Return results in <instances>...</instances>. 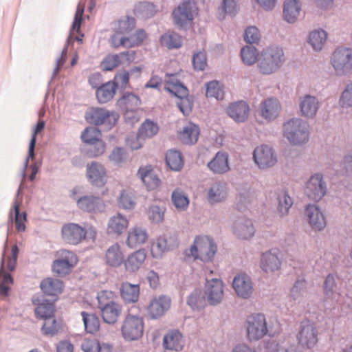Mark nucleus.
I'll list each match as a JSON object with an SVG mask.
<instances>
[{"label":"nucleus","mask_w":352,"mask_h":352,"mask_svg":"<svg viewBox=\"0 0 352 352\" xmlns=\"http://www.w3.org/2000/svg\"><path fill=\"white\" fill-rule=\"evenodd\" d=\"M217 251V248L212 239L206 236H197L193 244L184 251L182 259L186 262L197 259L210 262L214 258Z\"/></svg>","instance_id":"nucleus-1"},{"label":"nucleus","mask_w":352,"mask_h":352,"mask_svg":"<svg viewBox=\"0 0 352 352\" xmlns=\"http://www.w3.org/2000/svg\"><path fill=\"white\" fill-rule=\"evenodd\" d=\"M283 50L278 46H270L264 49L258 59V68L264 75L276 72L285 62Z\"/></svg>","instance_id":"nucleus-2"},{"label":"nucleus","mask_w":352,"mask_h":352,"mask_svg":"<svg viewBox=\"0 0 352 352\" xmlns=\"http://www.w3.org/2000/svg\"><path fill=\"white\" fill-rule=\"evenodd\" d=\"M283 134L291 144H304L309 138V124L299 118L290 119L283 124Z\"/></svg>","instance_id":"nucleus-3"},{"label":"nucleus","mask_w":352,"mask_h":352,"mask_svg":"<svg viewBox=\"0 0 352 352\" xmlns=\"http://www.w3.org/2000/svg\"><path fill=\"white\" fill-rule=\"evenodd\" d=\"M245 327L247 339L250 342L258 341L270 335L266 318L263 314L256 313L249 316L245 322Z\"/></svg>","instance_id":"nucleus-4"},{"label":"nucleus","mask_w":352,"mask_h":352,"mask_svg":"<svg viewBox=\"0 0 352 352\" xmlns=\"http://www.w3.org/2000/svg\"><path fill=\"white\" fill-rule=\"evenodd\" d=\"M331 65L338 76H344L352 69V49L340 47L333 53Z\"/></svg>","instance_id":"nucleus-5"},{"label":"nucleus","mask_w":352,"mask_h":352,"mask_svg":"<svg viewBox=\"0 0 352 352\" xmlns=\"http://www.w3.org/2000/svg\"><path fill=\"white\" fill-rule=\"evenodd\" d=\"M197 13V8L193 0L183 1L173 12L172 16L174 23L184 28L194 19Z\"/></svg>","instance_id":"nucleus-6"},{"label":"nucleus","mask_w":352,"mask_h":352,"mask_svg":"<svg viewBox=\"0 0 352 352\" xmlns=\"http://www.w3.org/2000/svg\"><path fill=\"white\" fill-rule=\"evenodd\" d=\"M165 89L179 98V102H177L179 109L184 115H188L192 110V103L187 97V87L178 80H173L167 83Z\"/></svg>","instance_id":"nucleus-7"},{"label":"nucleus","mask_w":352,"mask_h":352,"mask_svg":"<svg viewBox=\"0 0 352 352\" xmlns=\"http://www.w3.org/2000/svg\"><path fill=\"white\" fill-rule=\"evenodd\" d=\"M327 192V184L321 173L312 175L307 182L305 193L307 197L314 201L321 200Z\"/></svg>","instance_id":"nucleus-8"},{"label":"nucleus","mask_w":352,"mask_h":352,"mask_svg":"<svg viewBox=\"0 0 352 352\" xmlns=\"http://www.w3.org/2000/svg\"><path fill=\"white\" fill-rule=\"evenodd\" d=\"M212 273L213 272L210 270L206 276L204 294L210 305H217L221 302L223 297V284L219 278H210V276Z\"/></svg>","instance_id":"nucleus-9"},{"label":"nucleus","mask_w":352,"mask_h":352,"mask_svg":"<svg viewBox=\"0 0 352 352\" xmlns=\"http://www.w3.org/2000/svg\"><path fill=\"white\" fill-rule=\"evenodd\" d=\"M118 113L102 108H94L87 115V121L94 125H104L111 129L118 121Z\"/></svg>","instance_id":"nucleus-10"},{"label":"nucleus","mask_w":352,"mask_h":352,"mask_svg":"<svg viewBox=\"0 0 352 352\" xmlns=\"http://www.w3.org/2000/svg\"><path fill=\"white\" fill-rule=\"evenodd\" d=\"M253 159L255 164L261 169L272 167L277 162V156L274 150L266 144H261L254 148Z\"/></svg>","instance_id":"nucleus-11"},{"label":"nucleus","mask_w":352,"mask_h":352,"mask_svg":"<svg viewBox=\"0 0 352 352\" xmlns=\"http://www.w3.org/2000/svg\"><path fill=\"white\" fill-rule=\"evenodd\" d=\"M144 331V322L142 318L129 315L125 318L122 333L126 340H136L142 337Z\"/></svg>","instance_id":"nucleus-12"},{"label":"nucleus","mask_w":352,"mask_h":352,"mask_svg":"<svg viewBox=\"0 0 352 352\" xmlns=\"http://www.w3.org/2000/svg\"><path fill=\"white\" fill-rule=\"evenodd\" d=\"M297 340L302 347H314L318 342V331L314 324L309 320L301 322Z\"/></svg>","instance_id":"nucleus-13"},{"label":"nucleus","mask_w":352,"mask_h":352,"mask_svg":"<svg viewBox=\"0 0 352 352\" xmlns=\"http://www.w3.org/2000/svg\"><path fill=\"white\" fill-rule=\"evenodd\" d=\"M298 107L300 115L307 119H313L316 117L320 104L317 97L310 94H305L298 98Z\"/></svg>","instance_id":"nucleus-14"},{"label":"nucleus","mask_w":352,"mask_h":352,"mask_svg":"<svg viewBox=\"0 0 352 352\" xmlns=\"http://www.w3.org/2000/svg\"><path fill=\"white\" fill-rule=\"evenodd\" d=\"M281 111V104L279 100L274 97H270L263 100L258 107V114L267 122L276 120Z\"/></svg>","instance_id":"nucleus-15"},{"label":"nucleus","mask_w":352,"mask_h":352,"mask_svg":"<svg viewBox=\"0 0 352 352\" xmlns=\"http://www.w3.org/2000/svg\"><path fill=\"white\" fill-rule=\"evenodd\" d=\"M233 234L241 239H250L255 233V228L250 219L241 216L238 217L232 223Z\"/></svg>","instance_id":"nucleus-16"},{"label":"nucleus","mask_w":352,"mask_h":352,"mask_svg":"<svg viewBox=\"0 0 352 352\" xmlns=\"http://www.w3.org/2000/svg\"><path fill=\"white\" fill-rule=\"evenodd\" d=\"M232 287L238 296L248 299L251 297L254 288L251 278L246 274L236 275L232 281Z\"/></svg>","instance_id":"nucleus-17"},{"label":"nucleus","mask_w":352,"mask_h":352,"mask_svg":"<svg viewBox=\"0 0 352 352\" xmlns=\"http://www.w3.org/2000/svg\"><path fill=\"white\" fill-rule=\"evenodd\" d=\"M179 244L177 237L173 234H164L152 245L151 252L155 257H160L164 252L176 248Z\"/></svg>","instance_id":"nucleus-18"},{"label":"nucleus","mask_w":352,"mask_h":352,"mask_svg":"<svg viewBox=\"0 0 352 352\" xmlns=\"http://www.w3.org/2000/svg\"><path fill=\"white\" fill-rule=\"evenodd\" d=\"M62 237L69 244L77 245L86 236L87 232L78 224L69 223L62 228Z\"/></svg>","instance_id":"nucleus-19"},{"label":"nucleus","mask_w":352,"mask_h":352,"mask_svg":"<svg viewBox=\"0 0 352 352\" xmlns=\"http://www.w3.org/2000/svg\"><path fill=\"white\" fill-rule=\"evenodd\" d=\"M281 259L278 250H270L261 255L260 260V267L267 273H274L280 270Z\"/></svg>","instance_id":"nucleus-20"},{"label":"nucleus","mask_w":352,"mask_h":352,"mask_svg":"<svg viewBox=\"0 0 352 352\" xmlns=\"http://www.w3.org/2000/svg\"><path fill=\"white\" fill-rule=\"evenodd\" d=\"M87 175L89 182L97 187L103 186L107 181L105 168L101 164L92 162L87 166Z\"/></svg>","instance_id":"nucleus-21"},{"label":"nucleus","mask_w":352,"mask_h":352,"mask_svg":"<svg viewBox=\"0 0 352 352\" xmlns=\"http://www.w3.org/2000/svg\"><path fill=\"white\" fill-rule=\"evenodd\" d=\"M62 258H57L53 262V272L59 276H64L68 274L74 265L73 261L76 259L73 252L63 250Z\"/></svg>","instance_id":"nucleus-22"},{"label":"nucleus","mask_w":352,"mask_h":352,"mask_svg":"<svg viewBox=\"0 0 352 352\" xmlns=\"http://www.w3.org/2000/svg\"><path fill=\"white\" fill-rule=\"evenodd\" d=\"M305 216L312 229L322 230L326 226V220L322 212L314 204H309L305 208Z\"/></svg>","instance_id":"nucleus-23"},{"label":"nucleus","mask_w":352,"mask_h":352,"mask_svg":"<svg viewBox=\"0 0 352 352\" xmlns=\"http://www.w3.org/2000/svg\"><path fill=\"white\" fill-rule=\"evenodd\" d=\"M120 105L126 111V120L137 122L138 119L133 116V112L141 104L139 97L132 93H126L118 101Z\"/></svg>","instance_id":"nucleus-24"},{"label":"nucleus","mask_w":352,"mask_h":352,"mask_svg":"<svg viewBox=\"0 0 352 352\" xmlns=\"http://www.w3.org/2000/svg\"><path fill=\"white\" fill-rule=\"evenodd\" d=\"M228 197L227 185L221 182L213 183L208 190L207 199L214 205L224 201Z\"/></svg>","instance_id":"nucleus-25"},{"label":"nucleus","mask_w":352,"mask_h":352,"mask_svg":"<svg viewBox=\"0 0 352 352\" xmlns=\"http://www.w3.org/2000/svg\"><path fill=\"white\" fill-rule=\"evenodd\" d=\"M250 107L244 101L231 103L227 109L228 115L236 122H244L248 120Z\"/></svg>","instance_id":"nucleus-26"},{"label":"nucleus","mask_w":352,"mask_h":352,"mask_svg":"<svg viewBox=\"0 0 352 352\" xmlns=\"http://www.w3.org/2000/svg\"><path fill=\"white\" fill-rule=\"evenodd\" d=\"M207 166L214 174L221 175L230 170L228 155L226 152L219 151Z\"/></svg>","instance_id":"nucleus-27"},{"label":"nucleus","mask_w":352,"mask_h":352,"mask_svg":"<svg viewBox=\"0 0 352 352\" xmlns=\"http://www.w3.org/2000/svg\"><path fill=\"white\" fill-rule=\"evenodd\" d=\"M79 208L87 212H101L104 209L103 201L94 195H86L79 198L77 201Z\"/></svg>","instance_id":"nucleus-28"},{"label":"nucleus","mask_w":352,"mask_h":352,"mask_svg":"<svg viewBox=\"0 0 352 352\" xmlns=\"http://www.w3.org/2000/svg\"><path fill=\"white\" fill-rule=\"evenodd\" d=\"M170 300L165 296L154 298L148 307V312L151 318L162 316L170 307Z\"/></svg>","instance_id":"nucleus-29"},{"label":"nucleus","mask_w":352,"mask_h":352,"mask_svg":"<svg viewBox=\"0 0 352 352\" xmlns=\"http://www.w3.org/2000/svg\"><path fill=\"white\" fill-rule=\"evenodd\" d=\"M148 234L145 228L135 226L130 229L128 232L126 245L131 248H135L144 244L148 239Z\"/></svg>","instance_id":"nucleus-30"},{"label":"nucleus","mask_w":352,"mask_h":352,"mask_svg":"<svg viewBox=\"0 0 352 352\" xmlns=\"http://www.w3.org/2000/svg\"><path fill=\"white\" fill-rule=\"evenodd\" d=\"M138 175L148 190L157 188L160 184V179L150 166L140 167Z\"/></svg>","instance_id":"nucleus-31"},{"label":"nucleus","mask_w":352,"mask_h":352,"mask_svg":"<svg viewBox=\"0 0 352 352\" xmlns=\"http://www.w3.org/2000/svg\"><path fill=\"white\" fill-rule=\"evenodd\" d=\"M301 10L299 0H285L283 6V19L289 23L296 21Z\"/></svg>","instance_id":"nucleus-32"},{"label":"nucleus","mask_w":352,"mask_h":352,"mask_svg":"<svg viewBox=\"0 0 352 352\" xmlns=\"http://www.w3.org/2000/svg\"><path fill=\"white\" fill-rule=\"evenodd\" d=\"M102 319L107 324H114L118 319L121 311V306L116 302H110L99 308Z\"/></svg>","instance_id":"nucleus-33"},{"label":"nucleus","mask_w":352,"mask_h":352,"mask_svg":"<svg viewBox=\"0 0 352 352\" xmlns=\"http://www.w3.org/2000/svg\"><path fill=\"white\" fill-rule=\"evenodd\" d=\"M32 302L37 305L35 314L38 318L46 320L54 316L55 307L52 302L47 300H40L38 298H34Z\"/></svg>","instance_id":"nucleus-34"},{"label":"nucleus","mask_w":352,"mask_h":352,"mask_svg":"<svg viewBox=\"0 0 352 352\" xmlns=\"http://www.w3.org/2000/svg\"><path fill=\"white\" fill-rule=\"evenodd\" d=\"M146 258V252L144 249H141L131 254L124 262L127 271L134 272L138 271L144 263Z\"/></svg>","instance_id":"nucleus-35"},{"label":"nucleus","mask_w":352,"mask_h":352,"mask_svg":"<svg viewBox=\"0 0 352 352\" xmlns=\"http://www.w3.org/2000/svg\"><path fill=\"white\" fill-rule=\"evenodd\" d=\"M128 225V219L118 213L109 219L107 232L110 234L120 235L127 228Z\"/></svg>","instance_id":"nucleus-36"},{"label":"nucleus","mask_w":352,"mask_h":352,"mask_svg":"<svg viewBox=\"0 0 352 352\" xmlns=\"http://www.w3.org/2000/svg\"><path fill=\"white\" fill-rule=\"evenodd\" d=\"M106 263L112 267H118L124 261V255L118 243L111 245L106 251Z\"/></svg>","instance_id":"nucleus-37"},{"label":"nucleus","mask_w":352,"mask_h":352,"mask_svg":"<svg viewBox=\"0 0 352 352\" xmlns=\"http://www.w3.org/2000/svg\"><path fill=\"white\" fill-rule=\"evenodd\" d=\"M120 294L126 302H137L140 295L139 285L131 284L128 282L123 283L120 286Z\"/></svg>","instance_id":"nucleus-38"},{"label":"nucleus","mask_w":352,"mask_h":352,"mask_svg":"<svg viewBox=\"0 0 352 352\" xmlns=\"http://www.w3.org/2000/svg\"><path fill=\"white\" fill-rule=\"evenodd\" d=\"M40 287L45 294L56 296L62 292L63 282L57 278H47L41 281Z\"/></svg>","instance_id":"nucleus-39"},{"label":"nucleus","mask_w":352,"mask_h":352,"mask_svg":"<svg viewBox=\"0 0 352 352\" xmlns=\"http://www.w3.org/2000/svg\"><path fill=\"white\" fill-rule=\"evenodd\" d=\"M327 38V33L322 29H318L309 33L307 42L314 51L320 52L323 48Z\"/></svg>","instance_id":"nucleus-40"},{"label":"nucleus","mask_w":352,"mask_h":352,"mask_svg":"<svg viewBox=\"0 0 352 352\" xmlns=\"http://www.w3.org/2000/svg\"><path fill=\"white\" fill-rule=\"evenodd\" d=\"M199 135L198 126L189 123L183 128L179 133L181 141L186 144H192L197 142Z\"/></svg>","instance_id":"nucleus-41"},{"label":"nucleus","mask_w":352,"mask_h":352,"mask_svg":"<svg viewBox=\"0 0 352 352\" xmlns=\"http://www.w3.org/2000/svg\"><path fill=\"white\" fill-rule=\"evenodd\" d=\"M164 346L170 350L179 351L183 347L182 336L178 331H173L167 333L163 340Z\"/></svg>","instance_id":"nucleus-42"},{"label":"nucleus","mask_w":352,"mask_h":352,"mask_svg":"<svg viewBox=\"0 0 352 352\" xmlns=\"http://www.w3.org/2000/svg\"><path fill=\"white\" fill-rule=\"evenodd\" d=\"M276 194L278 201V212L281 217L285 216L293 204L292 199L284 189L278 190Z\"/></svg>","instance_id":"nucleus-43"},{"label":"nucleus","mask_w":352,"mask_h":352,"mask_svg":"<svg viewBox=\"0 0 352 352\" xmlns=\"http://www.w3.org/2000/svg\"><path fill=\"white\" fill-rule=\"evenodd\" d=\"M116 85L111 81L99 87L96 91V97L100 103H106L111 100L116 94Z\"/></svg>","instance_id":"nucleus-44"},{"label":"nucleus","mask_w":352,"mask_h":352,"mask_svg":"<svg viewBox=\"0 0 352 352\" xmlns=\"http://www.w3.org/2000/svg\"><path fill=\"white\" fill-rule=\"evenodd\" d=\"M182 36L175 32L168 31L160 37L162 45L168 49L179 48L182 45Z\"/></svg>","instance_id":"nucleus-45"},{"label":"nucleus","mask_w":352,"mask_h":352,"mask_svg":"<svg viewBox=\"0 0 352 352\" xmlns=\"http://www.w3.org/2000/svg\"><path fill=\"white\" fill-rule=\"evenodd\" d=\"M171 199L175 207L179 211H185L188 208L189 199L181 189L176 188L171 195Z\"/></svg>","instance_id":"nucleus-46"},{"label":"nucleus","mask_w":352,"mask_h":352,"mask_svg":"<svg viewBox=\"0 0 352 352\" xmlns=\"http://www.w3.org/2000/svg\"><path fill=\"white\" fill-rule=\"evenodd\" d=\"M20 203L16 200L13 205V208L11 209L9 213V218H12V212H14V223L16 228L19 232H24L25 230V222L27 221V214L25 212L21 214L19 212Z\"/></svg>","instance_id":"nucleus-47"},{"label":"nucleus","mask_w":352,"mask_h":352,"mask_svg":"<svg viewBox=\"0 0 352 352\" xmlns=\"http://www.w3.org/2000/svg\"><path fill=\"white\" fill-rule=\"evenodd\" d=\"M81 316L85 329L87 333L93 334L99 330L100 320L96 315L82 311Z\"/></svg>","instance_id":"nucleus-48"},{"label":"nucleus","mask_w":352,"mask_h":352,"mask_svg":"<svg viewBox=\"0 0 352 352\" xmlns=\"http://www.w3.org/2000/svg\"><path fill=\"white\" fill-rule=\"evenodd\" d=\"M205 86L207 98H214L218 100H223L224 97L223 87L219 81H210L206 83Z\"/></svg>","instance_id":"nucleus-49"},{"label":"nucleus","mask_w":352,"mask_h":352,"mask_svg":"<svg viewBox=\"0 0 352 352\" xmlns=\"http://www.w3.org/2000/svg\"><path fill=\"white\" fill-rule=\"evenodd\" d=\"M167 165L173 170H179L184 166L181 153L176 150H169L166 155Z\"/></svg>","instance_id":"nucleus-50"},{"label":"nucleus","mask_w":352,"mask_h":352,"mask_svg":"<svg viewBox=\"0 0 352 352\" xmlns=\"http://www.w3.org/2000/svg\"><path fill=\"white\" fill-rule=\"evenodd\" d=\"M159 128L156 123L146 120L141 126L137 135V139H146L151 138L156 135L158 132Z\"/></svg>","instance_id":"nucleus-51"},{"label":"nucleus","mask_w":352,"mask_h":352,"mask_svg":"<svg viewBox=\"0 0 352 352\" xmlns=\"http://www.w3.org/2000/svg\"><path fill=\"white\" fill-rule=\"evenodd\" d=\"M241 56L244 64L252 65L258 59V52L256 48L252 45H245L241 50Z\"/></svg>","instance_id":"nucleus-52"},{"label":"nucleus","mask_w":352,"mask_h":352,"mask_svg":"<svg viewBox=\"0 0 352 352\" xmlns=\"http://www.w3.org/2000/svg\"><path fill=\"white\" fill-rule=\"evenodd\" d=\"M239 10V7L236 0H222L219 7V19H223L226 14L234 16Z\"/></svg>","instance_id":"nucleus-53"},{"label":"nucleus","mask_w":352,"mask_h":352,"mask_svg":"<svg viewBox=\"0 0 352 352\" xmlns=\"http://www.w3.org/2000/svg\"><path fill=\"white\" fill-rule=\"evenodd\" d=\"M135 26V20L133 17L120 19L115 24L114 30L123 35L130 33Z\"/></svg>","instance_id":"nucleus-54"},{"label":"nucleus","mask_w":352,"mask_h":352,"mask_svg":"<svg viewBox=\"0 0 352 352\" xmlns=\"http://www.w3.org/2000/svg\"><path fill=\"white\" fill-rule=\"evenodd\" d=\"M307 283L305 280H297L290 292V297L294 301L300 302L305 294Z\"/></svg>","instance_id":"nucleus-55"},{"label":"nucleus","mask_w":352,"mask_h":352,"mask_svg":"<svg viewBox=\"0 0 352 352\" xmlns=\"http://www.w3.org/2000/svg\"><path fill=\"white\" fill-rule=\"evenodd\" d=\"M60 329V324L54 318V316L45 320L41 330L43 333L47 336H53L58 333Z\"/></svg>","instance_id":"nucleus-56"},{"label":"nucleus","mask_w":352,"mask_h":352,"mask_svg":"<svg viewBox=\"0 0 352 352\" xmlns=\"http://www.w3.org/2000/svg\"><path fill=\"white\" fill-rule=\"evenodd\" d=\"M100 132L94 127L87 128L81 135L82 140L89 144H94L100 140Z\"/></svg>","instance_id":"nucleus-57"},{"label":"nucleus","mask_w":352,"mask_h":352,"mask_svg":"<svg viewBox=\"0 0 352 352\" xmlns=\"http://www.w3.org/2000/svg\"><path fill=\"white\" fill-rule=\"evenodd\" d=\"M110 43L111 45L116 48L119 47L120 46L126 47H133V44H131L129 37H126L124 35L116 32V30H114V34L110 38Z\"/></svg>","instance_id":"nucleus-58"},{"label":"nucleus","mask_w":352,"mask_h":352,"mask_svg":"<svg viewBox=\"0 0 352 352\" xmlns=\"http://www.w3.org/2000/svg\"><path fill=\"white\" fill-rule=\"evenodd\" d=\"M192 66L195 71H204L207 67V58L205 52L199 51L192 56Z\"/></svg>","instance_id":"nucleus-59"},{"label":"nucleus","mask_w":352,"mask_h":352,"mask_svg":"<svg viewBox=\"0 0 352 352\" xmlns=\"http://www.w3.org/2000/svg\"><path fill=\"white\" fill-rule=\"evenodd\" d=\"M127 155L124 148L116 147L109 156V160L116 165H120L126 161Z\"/></svg>","instance_id":"nucleus-60"},{"label":"nucleus","mask_w":352,"mask_h":352,"mask_svg":"<svg viewBox=\"0 0 352 352\" xmlns=\"http://www.w3.org/2000/svg\"><path fill=\"white\" fill-rule=\"evenodd\" d=\"M136 10L140 12L143 16L149 18L155 15L157 12L156 6L148 1L140 3L137 7Z\"/></svg>","instance_id":"nucleus-61"},{"label":"nucleus","mask_w":352,"mask_h":352,"mask_svg":"<svg viewBox=\"0 0 352 352\" xmlns=\"http://www.w3.org/2000/svg\"><path fill=\"white\" fill-rule=\"evenodd\" d=\"M339 104L342 109H347L352 106V86L348 85L342 91Z\"/></svg>","instance_id":"nucleus-62"},{"label":"nucleus","mask_w":352,"mask_h":352,"mask_svg":"<svg viewBox=\"0 0 352 352\" xmlns=\"http://www.w3.org/2000/svg\"><path fill=\"white\" fill-rule=\"evenodd\" d=\"M261 38V34L258 28L255 26L248 28L244 34V39L250 44L257 43Z\"/></svg>","instance_id":"nucleus-63"},{"label":"nucleus","mask_w":352,"mask_h":352,"mask_svg":"<svg viewBox=\"0 0 352 352\" xmlns=\"http://www.w3.org/2000/svg\"><path fill=\"white\" fill-rule=\"evenodd\" d=\"M120 63H122V60H120V56H118V54H115L107 57L103 60L102 65L103 67L104 70L111 71L115 67H118Z\"/></svg>","instance_id":"nucleus-64"}]
</instances>
